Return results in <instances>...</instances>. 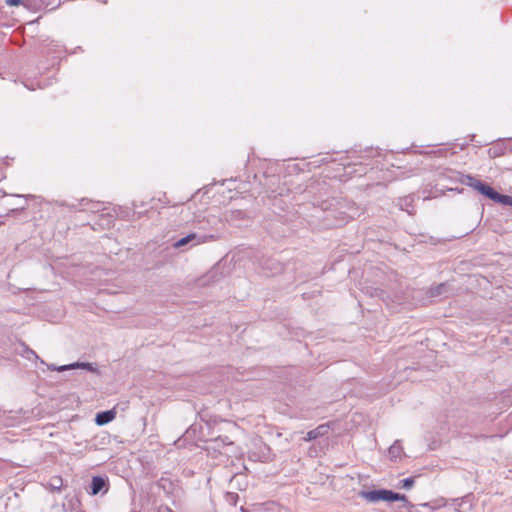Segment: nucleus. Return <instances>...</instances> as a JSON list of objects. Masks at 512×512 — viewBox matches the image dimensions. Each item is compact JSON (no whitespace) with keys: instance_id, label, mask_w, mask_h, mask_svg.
<instances>
[{"instance_id":"nucleus-1","label":"nucleus","mask_w":512,"mask_h":512,"mask_svg":"<svg viewBox=\"0 0 512 512\" xmlns=\"http://www.w3.org/2000/svg\"><path fill=\"white\" fill-rule=\"evenodd\" d=\"M218 238L219 237L215 234H204L194 232L175 241L173 247L176 249H189L201 244L214 242L218 240Z\"/></svg>"},{"instance_id":"nucleus-2","label":"nucleus","mask_w":512,"mask_h":512,"mask_svg":"<svg viewBox=\"0 0 512 512\" xmlns=\"http://www.w3.org/2000/svg\"><path fill=\"white\" fill-rule=\"evenodd\" d=\"M364 499L369 502H377V501H402L407 502V498L403 494L395 493L391 490H371V491H362L360 494Z\"/></svg>"},{"instance_id":"nucleus-3","label":"nucleus","mask_w":512,"mask_h":512,"mask_svg":"<svg viewBox=\"0 0 512 512\" xmlns=\"http://www.w3.org/2000/svg\"><path fill=\"white\" fill-rule=\"evenodd\" d=\"M460 181L462 184L477 190L491 200H493L497 195V192L492 187L471 175L462 176Z\"/></svg>"},{"instance_id":"nucleus-4","label":"nucleus","mask_w":512,"mask_h":512,"mask_svg":"<svg viewBox=\"0 0 512 512\" xmlns=\"http://www.w3.org/2000/svg\"><path fill=\"white\" fill-rule=\"evenodd\" d=\"M48 369L51 371H58V372H63V371L73 370V369H85L92 373L98 372L97 367L94 364L88 363V362H75L72 364L62 365V366H56L55 364H50V365H48Z\"/></svg>"},{"instance_id":"nucleus-5","label":"nucleus","mask_w":512,"mask_h":512,"mask_svg":"<svg viewBox=\"0 0 512 512\" xmlns=\"http://www.w3.org/2000/svg\"><path fill=\"white\" fill-rule=\"evenodd\" d=\"M329 425L328 424H322V425H319L317 428L309 431L307 434H306V437L304 438L305 441H312V440H315L319 437H323L325 435L328 434L329 432Z\"/></svg>"},{"instance_id":"nucleus-6","label":"nucleus","mask_w":512,"mask_h":512,"mask_svg":"<svg viewBox=\"0 0 512 512\" xmlns=\"http://www.w3.org/2000/svg\"><path fill=\"white\" fill-rule=\"evenodd\" d=\"M116 417V411L114 409L100 412L96 415L95 422L97 425L102 426L113 421Z\"/></svg>"},{"instance_id":"nucleus-7","label":"nucleus","mask_w":512,"mask_h":512,"mask_svg":"<svg viewBox=\"0 0 512 512\" xmlns=\"http://www.w3.org/2000/svg\"><path fill=\"white\" fill-rule=\"evenodd\" d=\"M105 486H106V481L104 478H102L100 476H94L92 478L91 485H90V488H91L90 494L91 495L98 494Z\"/></svg>"},{"instance_id":"nucleus-8","label":"nucleus","mask_w":512,"mask_h":512,"mask_svg":"<svg viewBox=\"0 0 512 512\" xmlns=\"http://www.w3.org/2000/svg\"><path fill=\"white\" fill-rule=\"evenodd\" d=\"M390 459L396 460L403 455V447L400 441H395L388 449Z\"/></svg>"},{"instance_id":"nucleus-9","label":"nucleus","mask_w":512,"mask_h":512,"mask_svg":"<svg viewBox=\"0 0 512 512\" xmlns=\"http://www.w3.org/2000/svg\"><path fill=\"white\" fill-rule=\"evenodd\" d=\"M493 201L512 206V196L501 195L498 192L496 197L493 198Z\"/></svg>"},{"instance_id":"nucleus-10","label":"nucleus","mask_w":512,"mask_h":512,"mask_svg":"<svg viewBox=\"0 0 512 512\" xmlns=\"http://www.w3.org/2000/svg\"><path fill=\"white\" fill-rule=\"evenodd\" d=\"M62 484H63V481L60 477H53L49 483L51 489L57 490V491H59L61 489Z\"/></svg>"},{"instance_id":"nucleus-11","label":"nucleus","mask_w":512,"mask_h":512,"mask_svg":"<svg viewBox=\"0 0 512 512\" xmlns=\"http://www.w3.org/2000/svg\"><path fill=\"white\" fill-rule=\"evenodd\" d=\"M270 262H271V265L268 267V269L270 270L271 274L281 271L282 267L279 262L274 261V260H270Z\"/></svg>"},{"instance_id":"nucleus-12","label":"nucleus","mask_w":512,"mask_h":512,"mask_svg":"<svg viewBox=\"0 0 512 512\" xmlns=\"http://www.w3.org/2000/svg\"><path fill=\"white\" fill-rule=\"evenodd\" d=\"M445 288H446L445 284H440L438 287L431 290V294L433 296H438V295L442 294V291L445 290Z\"/></svg>"},{"instance_id":"nucleus-13","label":"nucleus","mask_w":512,"mask_h":512,"mask_svg":"<svg viewBox=\"0 0 512 512\" xmlns=\"http://www.w3.org/2000/svg\"><path fill=\"white\" fill-rule=\"evenodd\" d=\"M414 484V478L409 477L403 480V487L406 489H410Z\"/></svg>"},{"instance_id":"nucleus-14","label":"nucleus","mask_w":512,"mask_h":512,"mask_svg":"<svg viewBox=\"0 0 512 512\" xmlns=\"http://www.w3.org/2000/svg\"><path fill=\"white\" fill-rule=\"evenodd\" d=\"M26 357L28 359H32V358L39 359L38 355L33 350H31V349H27Z\"/></svg>"},{"instance_id":"nucleus-15","label":"nucleus","mask_w":512,"mask_h":512,"mask_svg":"<svg viewBox=\"0 0 512 512\" xmlns=\"http://www.w3.org/2000/svg\"><path fill=\"white\" fill-rule=\"evenodd\" d=\"M8 6H18L21 4V0H5Z\"/></svg>"},{"instance_id":"nucleus-16","label":"nucleus","mask_w":512,"mask_h":512,"mask_svg":"<svg viewBox=\"0 0 512 512\" xmlns=\"http://www.w3.org/2000/svg\"><path fill=\"white\" fill-rule=\"evenodd\" d=\"M157 512H174L171 508L167 507V506H161L158 508V511Z\"/></svg>"},{"instance_id":"nucleus-17","label":"nucleus","mask_w":512,"mask_h":512,"mask_svg":"<svg viewBox=\"0 0 512 512\" xmlns=\"http://www.w3.org/2000/svg\"><path fill=\"white\" fill-rule=\"evenodd\" d=\"M87 204H90V202L88 200H86V199H82L81 202H80V206L81 207H83V206H85Z\"/></svg>"}]
</instances>
